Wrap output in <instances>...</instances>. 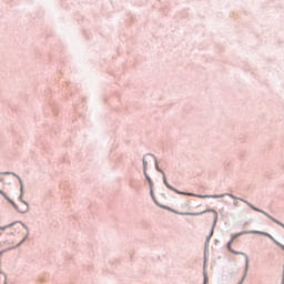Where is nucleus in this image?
Listing matches in <instances>:
<instances>
[{
  "instance_id": "obj_13",
  "label": "nucleus",
  "mask_w": 284,
  "mask_h": 284,
  "mask_svg": "<svg viewBox=\"0 0 284 284\" xmlns=\"http://www.w3.org/2000/svg\"><path fill=\"white\" fill-rule=\"evenodd\" d=\"M12 205L14 206V209L17 210V204L12 203Z\"/></svg>"
},
{
  "instance_id": "obj_1",
  "label": "nucleus",
  "mask_w": 284,
  "mask_h": 284,
  "mask_svg": "<svg viewBox=\"0 0 284 284\" xmlns=\"http://www.w3.org/2000/svg\"><path fill=\"white\" fill-rule=\"evenodd\" d=\"M244 203H246V205H248V207H251V210H254V212H260L261 214H264V216H266L267 219H270L271 221H273V223H276V225H280L281 227H283L284 230V224L282 222H280L278 220L274 219L272 215H270L267 212L255 207L254 205H252V203L247 202V201H243Z\"/></svg>"
},
{
  "instance_id": "obj_8",
  "label": "nucleus",
  "mask_w": 284,
  "mask_h": 284,
  "mask_svg": "<svg viewBox=\"0 0 284 284\" xmlns=\"http://www.w3.org/2000/svg\"><path fill=\"white\" fill-rule=\"evenodd\" d=\"M0 194L4 196V199H8V194H6V192H3L2 190H0Z\"/></svg>"
},
{
  "instance_id": "obj_17",
  "label": "nucleus",
  "mask_w": 284,
  "mask_h": 284,
  "mask_svg": "<svg viewBox=\"0 0 284 284\" xmlns=\"http://www.w3.org/2000/svg\"><path fill=\"white\" fill-rule=\"evenodd\" d=\"M1 230H6V227H2Z\"/></svg>"
},
{
  "instance_id": "obj_6",
  "label": "nucleus",
  "mask_w": 284,
  "mask_h": 284,
  "mask_svg": "<svg viewBox=\"0 0 284 284\" xmlns=\"http://www.w3.org/2000/svg\"><path fill=\"white\" fill-rule=\"evenodd\" d=\"M144 176H145V179H146V181H148V183H149V185L152 190V186H153L152 179L150 178V175H148V173H144Z\"/></svg>"
},
{
  "instance_id": "obj_2",
  "label": "nucleus",
  "mask_w": 284,
  "mask_h": 284,
  "mask_svg": "<svg viewBox=\"0 0 284 284\" xmlns=\"http://www.w3.org/2000/svg\"><path fill=\"white\" fill-rule=\"evenodd\" d=\"M205 212H210L211 214L206 217L209 221H213L214 225H216V221H219V213L215 210H206L199 213H185L186 216H200V214H205Z\"/></svg>"
},
{
  "instance_id": "obj_10",
  "label": "nucleus",
  "mask_w": 284,
  "mask_h": 284,
  "mask_svg": "<svg viewBox=\"0 0 284 284\" xmlns=\"http://www.w3.org/2000/svg\"><path fill=\"white\" fill-rule=\"evenodd\" d=\"M212 199H221L219 195H213Z\"/></svg>"
},
{
  "instance_id": "obj_14",
  "label": "nucleus",
  "mask_w": 284,
  "mask_h": 284,
  "mask_svg": "<svg viewBox=\"0 0 284 284\" xmlns=\"http://www.w3.org/2000/svg\"><path fill=\"white\" fill-rule=\"evenodd\" d=\"M2 284H6V280H2Z\"/></svg>"
},
{
  "instance_id": "obj_7",
  "label": "nucleus",
  "mask_w": 284,
  "mask_h": 284,
  "mask_svg": "<svg viewBox=\"0 0 284 284\" xmlns=\"http://www.w3.org/2000/svg\"><path fill=\"white\" fill-rule=\"evenodd\" d=\"M163 183H164V185H165L169 190H174V189L168 183V180L165 179V176L163 178Z\"/></svg>"
},
{
  "instance_id": "obj_18",
  "label": "nucleus",
  "mask_w": 284,
  "mask_h": 284,
  "mask_svg": "<svg viewBox=\"0 0 284 284\" xmlns=\"http://www.w3.org/2000/svg\"><path fill=\"white\" fill-rule=\"evenodd\" d=\"M283 248H284V246H283Z\"/></svg>"
},
{
  "instance_id": "obj_9",
  "label": "nucleus",
  "mask_w": 284,
  "mask_h": 284,
  "mask_svg": "<svg viewBox=\"0 0 284 284\" xmlns=\"http://www.w3.org/2000/svg\"><path fill=\"white\" fill-rule=\"evenodd\" d=\"M204 284H207V274L204 273Z\"/></svg>"
},
{
  "instance_id": "obj_4",
  "label": "nucleus",
  "mask_w": 284,
  "mask_h": 284,
  "mask_svg": "<svg viewBox=\"0 0 284 284\" xmlns=\"http://www.w3.org/2000/svg\"><path fill=\"white\" fill-rule=\"evenodd\" d=\"M247 234H262V236H270V237H272V235H270L266 232H262V231H248Z\"/></svg>"
},
{
  "instance_id": "obj_3",
  "label": "nucleus",
  "mask_w": 284,
  "mask_h": 284,
  "mask_svg": "<svg viewBox=\"0 0 284 284\" xmlns=\"http://www.w3.org/2000/svg\"><path fill=\"white\" fill-rule=\"evenodd\" d=\"M232 243H234V239H232L229 244H227V250H230V252H232V254L239 255V254H243L242 252H236L234 250H232Z\"/></svg>"
},
{
  "instance_id": "obj_15",
  "label": "nucleus",
  "mask_w": 284,
  "mask_h": 284,
  "mask_svg": "<svg viewBox=\"0 0 284 284\" xmlns=\"http://www.w3.org/2000/svg\"><path fill=\"white\" fill-rule=\"evenodd\" d=\"M162 174H163V178H164V176H165V173L162 172Z\"/></svg>"
},
{
  "instance_id": "obj_11",
  "label": "nucleus",
  "mask_w": 284,
  "mask_h": 284,
  "mask_svg": "<svg viewBox=\"0 0 284 284\" xmlns=\"http://www.w3.org/2000/svg\"><path fill=\"white\" fill-rule=\"evenodd\" d=\"M248 263H250V260H248L247 256H246V270H247Z\"/></svg>"
},
{
  "instance_id": "obj_12",
  "label": "nucleus",
  "mask_w": 284,
  "mask_h": 284,
  "mask_svg": "<svg viewBox=\"0 0 284 284\" xmlns=\"http://www.w3.org/2000/svg\"><path fill=\"white\" fill-rule=\"evenodd\" d=\"M201 199H206L207 197V195H204V196H200Z\"/></svg>"
},
{
  "instance_id": "obj_5",
  "label": "nucleus",
  "mask_w": 284,
  "mask_h": 284,
  "mask_svg": "<svg viewBox=\"0 0 284 284\" xmlns=\"http://www.w3.org/2000/svg\"><path fill=\"white\" fill-rule=\"evenodd\" d=\"M142 163H143V174H148V160L143 159Z\"/></svg>"
},
{
  "instance_id": "obj_16",
  "label": "nucleus",
  "mask_w": 284,
  "mask_h": 284,
  "mask_svg": "<svg viewBox=\"0 0 284 284\" xmlns=\"http://www.w3.org/2000/svg\"><path fill=\"white\" fill-rule=\"evenodd\" d=\"M213 232H211L210 236H212Z\"/></svg>"
}]
</instances>
